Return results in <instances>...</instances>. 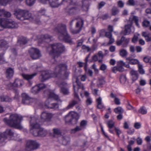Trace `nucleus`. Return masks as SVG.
<instances>
[{"label": "nucleus", "mask_w": 151, "mask_h": 151, "mask_svg": "<svg viewBox=\"0 0 151 151\" xmlns=\"http://www.w3.org/2000/svg\"><path fill=\"white\" fill-rule=\"evenodd\" d=\"M14 14L18 19L21 21L29 20L31 21L39 23V19H36L35 17L32 16V14L26 10L17 9L14 11Z\"/></svg>", "instance_id": "f257e3e1"}, {"label": "nucleus", "mask_w": 151, "mask_h": 151, "mask_svg": "<svg viewBox=\"0 0 151 151\" xmlns=\"http://www.w3.org/2000/svg\"><path fill=\"white\" fill-rule=\"evenodd\" d=\"M22 119V116L15 114L10 115L9 120L7 118H4L3 120L6 124L10 127L22 129L23 127L21 125L20 123Z\"/></svg>", "instance_id": "f03ea898"}, {"label": "nucleus", "mask_w": 151, "mask_h": 151, "mask_svg": "<svg viewBox=\"0 0 151 151\" xmlns=\"http://www.w3.org/2000/svg\"><path fill=\"white\" fill-rule=\"evenodd\" d=\"M67 65L64 64H61L56 67L54 70V74L52 75L48 71L43 72L40 77V78L42 81L43 82L45 80L51 77L57 76V73H60L62 71H65L67 69Z\"/></svg>", "instance_id": "7ed1b4c3"}, {"label": "nucleus", "mask_w": 151, "mask_h": 151, "mask_svg": "<svg viewBox=\"0 0 151 151\" xmlns=\"http://www.w3.org/2000/svg\"><path fill=\"white\" fill-rule=\"evenodd\" d=\"M51 50L49 51L50 55L54 56V58L51 60V62L53 63L57 58H60V55L65 50L64 46L60 43H55L52 45L51 46Z\"/></svg>", "instance_id": "20e7f679"}, {"label": "nucleus", "mask_w": 151, "mask_h": 151, "mask_svg": "<svg viewBox=\"0 0 151 151\" xmlns=\"http://www.w3.org/2000/svg\"><path fill=\"white\" fill-rule=\"evenodd\" d=\"M55 31L59 35V39L67 42H70L71 39L66 31V26L65 24L58 25L55 29Z\"/></svg>", "instance_id": "39448f33"}, {"label": "nucleus", "mask_w": 151, "mask_h": 151, "mask_svg": "<svg viewBox=\"0 0 151 151\" xmlns=\"http://www.w3.org/2000/svg\"><path fill=\"white\" fill-rule=\"evenodd\" d=\"M18 27L17 24L11 19L5 18L0 19V31L5 28H15Z\"/></svg>", "instance_id": "423d86ee"}, {"label": "nucleus", "mask_w": 151, "mask_h": 151, "mask_svg": "<svg viewBox=\"0 0 151 151\" xmlns=\"http://www.w3.org/2000/svg\"><path fill=\"white\" fill-rule=\"evenodd\" d=\"M38 121L35 117L31 118L30 121V131L35 136H39L40 124H38Z\"/></svg>", "instance_id": "0eeeda50"}, {"label": "nucleus", "mask_w": 151, "mask_h": 151, "mask_svg": "<svg viewBox=\"0 0 151 151\" xmlns=\"http://www.w3.org/2000/svg\"><path fill=\"white\" fill-rule=\"evenodd\" d=\"M74 90V99L70 101L66 107L67 109H69L72 108L76 104H78L80 103L81 99L79 98L78 94V90L76 89L75 86H73Z\"/></svg>", "instance_id": "6e6552de"}, {"label": "nucleus", "mask_w": 151, "mask_h": 151, "mask_svg": "<svg viewBox=\"0 0 151 151\" xmlns=\"http://www.w3.org/2000/svg\"><path fill=\"white\" fill-rule=\"evenodd\" d=\"M79 116L78 114L74 112H71L65 117V121L67 122L76 123L78 119Z\"/></svg>", "instance_id": "1a4fd4ad"}, {"label": "nucleus", "mask_w": 151, "mask_h": 151, "mask_svg": "<svg viewBox=\"0 0 151 151\" xmlns=\"http://www.w3.org/2000/svg\"><path fill=\"white\" fill-rule=\"evenodd\" d=\"M45 93H47L48 96V99L46 101L45 103V106L47 108H48V106L46 104V103L47 105L50 104L49 102L50 99H52L56 100H58L59 97L58 96L55 94L53 91L49 89H48L47 91L45 92Z\"/></svg>", "instance_id": "9d476101"}, {"label": "nucleus", "mask_w": 151, "mask_h": 151, "mask_svg": "<svg viewBox=\"0 0 151 151\" xmlns=\"http://www.w3.org/2000/svg\"><path fill=\"white\" fill-rule=\"evenodd\" d=\"M4 137L5 139H14L18 140L17 138L15 137L14 135H18L16 134H14L13 130L11 129H6L4 132Z\"/></svg>", "instance_id": "9b49d317"}, {"label": "nucleus", "mask_w": 151, "mask_h": 151, "mask_svg": "<svg viewBox=\"0 0 151 151\" xmlns=\"http://www.w3.org/2000/svg\"><path fill=\"white\" fill-rule=\"evenodd\" d=\"M39 145L36 142L29 140L27 143L25 148V151H31L37 148Z\"/></svg>", "instance_id": "f8f14e48"}, {"label": "nucleus", "mask_w": 151, "mask_h": 151, "mask_svg": "<svg viewBox=\"0 0 151 151\" xmlns=\"http://www.w3.org/2000/svg\"><path fill=\"white\" fill-rule=\"evenodd\" d=\"M76 83L78 87L77 88L75 86V87H76V90L77 89L78 92V89L79 88H81L82 90L80 93V95L81 97L83 98L84 96L87 98L88 97H89V93L88 91H86L84 90L85 88L84 86L81 83L79 80H78L77 79L76 80Z\"/></svg>", "instance_id": "ddd939ff"}, {"label": "nucleus", "mask_w": 151, "mask_h": 151, "mask_svg": "<svg viewBox=\"0 0 151 151\" xmlns=\"http://www.w3.org/2000/svg\"><path fill=\"white\" fill-rule=\"evenodd\" d=\"M29 52L30 57L33 59H36L41 56L40 51L37 48H32Z\"/></svg>", "instance_id": "4468645a"}, {"label": "nucleus", "mask_w": 151, "mask_h": 151, "mask_svg": "<svg viewBox=\"0 0 151 151\" xmlns=\"http://www.w3.org/2000/svg\"><path fill=\"white\" fill-rule=\"evenodd\" d=\"M53 115L51 113L44 111L41 113L40 116V123L46 121H49L53 116Z\"/></svg>", "instance_id": "2eb2a0df"}, {"label": "nucleus", "mask_w": 151, "mask_h": 151, "mask_svg": "<svg viewBox=\"0 0 151 151\" xmlns=\"http://www.w3.org/2000/svg\"><path fill=\"white\" fill-rule=\"evenodd\" d=\"M83 25V21L81 19H79L77 22L75 29L70 27V30L71 32L73 34L78 33L81 29V28Z\"/></svg>", "instance_id": "dca6fc26"}, {"label": "nucleus", "mask_w": 151, "mask_h": 151, "mask_svg": "<svg viewBox=\"0 0 151 151\" xmlns=\"http://www.w3.org/2000/svg\"><path fill=\"white\" fill-rule=\"evenodd\" d=\"M22 103L24 105L28 104L35 100V99L30 98L25 93L22 94Z\"/></svg>", "instance_id": "f3484780"}, {"label": "nucleus", "mask_w": 151, "mask_h": 151, "mask_svg": "<svg viewBox=\"0 0 151 151\" xmlns=\"http://www.w3.org/2000/svg\"><path fill=\"white\" fill-rule=\"evenodd\" d=\"M46 86L43 83H41L33 87L31 90V92L34 94H36L39 92L41 90L46 87Z\"/></svg>", "instance_id": "a211bd4d"}, {"label": "nucleus", "mask_w": 151, "mask_h": 151, "mask_svg": "<svg viewBox=\"0 0 151 151\" xmlns=\"http://www.w3.org/2000/svg\"><path fill=\"white\" fill-rule=\"evenodd\" d=\"M136 57L135 55H131L129 57L126 58V60L128 61V63L132 65H136L140 64L139 60L136 59H134Z\"/></svg>", "instance_id": "6ab92c4d"}, {"label": "nucleus", "mask_w": 151, "mask_h": 151, "mask_svg": "<svg viewBox=\"0 0 151 151\" xmlns=\"http://www.w3.org/2000/svg\"><path fill=\"white\" fill-rule=\"evenodd\" d=\"M129 38H127L122 37L120 40H118L116 42V45L118 46L122 45L124 47H126L129 41Z\"/></svg>", "instance_id": "aec40b11"}, {"label": "nucleus", "mask_w": 151, "mask_h": 151, "mask_svg": "<svg viewBox=\"0 0 151 151\" xmlns=\"http://www.w3.org/2000/svg\"><path fill=\"white\" fill-rule=\"evenodd\" d=\"M65 10L66 12L70 15L76 14L77 12V9L76 8L72 6L71 5L67 7Z\"/></svg>", "instance_id": "412c9836"}, {"label": "nucleus", "mask_w": 151, "mask_h": 151, "mask_svg": "<svg viewBox=\"0 0 151 151\" xmlns=\"http://www.w3.org/2000/svg\"><path fill=\"white\" fill-rule=\"evenodd\" d=\"M132 22H130L129 24H127L125 25V29L124 33V35H129L132 31V32H134V28H133V30L132 31Z\"/></svg>", "instance_id": "4be33fe9"}, {"label": "nucleus", "mask_w": 151, "mask_h": 151, "mask_svg": "<svg viewBox=\"0 0 151 151\" xmlns=\"http://www.w3.org/2000/svg\"><path fill=\"white\" fill-rule=\"evenodd\" d=\"M67 84L65 83H63L60 86L61 88L60 92L64 95H68L69 93L68 89L65 87Z\"/></svg>", "instance_id": "5701e85b"}, {"label": "nucleus", "mask_w": 151, "mask_h": 151, "mask_svg": "<svg viewBox=\"0 0 151 151\" xmlns=\"http://www.w3.org/2000/svg\"><path fill=\"white\" fill-rule=\"evenodd\" d=\"M24 82L22 80L17 78L15 80L13 83V87H19L22 86Z\"/></svg>", "instance_id": "b1692460"}, {"label": "nucleus", "mask_w": 151, "mask_h": 151, "mask_svg": "<svg viewBox=\"0 0 151 151\" xmlns=\"http://www.w3.org/2000/svg\"><path fill=\"white\" fill-rule=\"evenodd\" d=\"M90 1L88 0H83L82 6L83 10L85 11H87L88 8Z\"/></svg>", "instance_id": "393cba45"}, {"label": "nucleus", "mask_w": 151, "mask_h": 151, "mask_svg": "<svg viewBox=\"0 0 151 151\" xmlns=\"http://www.w3.org/2000/svg\"><path fill=\"white\" fill-rule=\"evenodd\" d=\"M37 74L35 73L32 74H28L25 73H22V76L23 78L29 81L32 78L35 76H36Z\"/></svg>", "instance_id": "a878e982"}, {"label": "nucleus", "mask_w": 151, "mask_h": 151, "mask_svg": "<svg viewBox=\"0 0 151 151\" xmlns=\"http://www.w3.org/2000/svg\"><path fill=\"white\" fill-rule=\"evenodd\" d=\"M106 124L109 128V132L114 134V133L113 130L111 129L114 126V122L112 120H109L107 122Z\"/></svg>", "instance_id": "bb28decb"}, {"label": "nucleus", "mask_w": 151, "mask_h": 151, "mask_svg": "<svg viewBox=\"0 0 151 151\" xmlns=\"http://www.w3.org/2000/svg\"><path fill=\"white\" fill-rule=\"evenodd\" d=\"M130 74L131 76L132 79L133 81L136 80L138 78V73L137 71L132 70L131 71Z\"/></svg>", "instance_id": "cd10ccee"}, {"label": "nucleus", "mask_w": 151, "mask_h": 151, "mask_svg": "<svg viewBox=\"0 0 151 151\" xmlns=\"http://www.w3.org/2000/svg\"><path fill=\"white\" fill-rule=\"evenodd\" d=\"M7 43L4 40H0V50H5L7 48Z\"/></svg>", "instance_id": "c85d7f7f"}, {"label": "nucleus", "mask_w": 151, "mask_h": 151, "mask_svg": "<svg viewBox=\"0 0 151 151\" xmlns=\"http://www.w3.org/2000/svg\"><path fill=\"white\" fill-rule=\"evenodd\" d=\"M110 96L112 98L114 99V102L115 104L119 105L120 104V99L117 97V95L113 93H111L110 94Z\"/></svg>", "instance_id": "c756f323"}, {"label": "nucleus", "mask_w": 151, "mask_h": 151, "mask_svg": "<svg viewBox=\"0 0 151 151\" xmlns=\"http://www.w3.org/2000/svg\"><path fill=\"white\" fill-rule=\"evenodd\" d=\"M14 70L11 68H9L6 71V77L9 78L12 77L14 74Z\"/></svg>", "instance_id": "7c9ffc66"}, {"label": "nucleus", "mask_w": 151, "mask_h": 151, "mask_svg": "<svg viewBox=\"0 0 151 151\" xmlns=\"http://www.w3.org/2000/svg\"><path fill=\"white\" fill-rule=\"evenodd\" d=\"M142 35L145 37L146 41L147 42L151 41V36H150L149 33H147L145 32H143L142 33Z\"/></svg>", "instance_id": "2f4dec72"}, {"label": "nucleus", "mask_w": 151, "mask_h": 151, "mask_svg": "<svg viewBox=\"0 0 151 151\" xmlns=\"http://www.w3.org/2000/svg\"><path fill=\"white\" fill-rule=\"evenodd\" d=\"M40 133L39 136L44 137L46 136L48 133L47 131L42 128H41L40 126L39 128Z\"/></svg>", "instance_id": "473e14b6"}, {"label": "nucleus", "mask_w": 151, "mask_h": 151, "mask_svg": "<svg viewBox=\"0 0 151 151\" xmlns=\"http://www.w3.org/2000/svg\"><path fill=\"white\" fill-rule=\"evenodd\" d=\"M117 65L122 67L124 66L128 68H129L130 67L129 65L127 63H126L122 60L119 61L117 62Z\"/></svg>", "instance_id": "72a5a7b5"}, {"label": "nucleus", "mask_w": 151, "mask_h": 151, "mask_svg": "<svg viewBox=\"0 0 151 151\" xmlns=\"http://www.w3.org/2000/svg\"><path fill=\"white\" fill-rule=\"evenodd\" d=\"M129 19L130 20L134 21L137 27H139V25L138 23L139 19L138 17L132 15L130 16Z\"/></svg>", "instance_id": "f704fd0d"}, {"label": "nucleus", "mask_w": 151, "mask_h": 151, "mask_svg": "<svg viewBox=\"0 0 151 151\" xmlns=\"http://www.w3.org/2000/svg\"><path fill=\"white\" fill-rule=\"evenodd\" d=\"M46 105L48 106V109H56L59 107V105L57 103H53L50 104V105H47L46 104Z\"/></svg>", "instance_id": "c9c22d12"}, {"label": "nucleus", "mask_w": 151, "mask_h": 151, "mask_svg": "<svg viewBox=\"0 0 151 151\" xmlns=\"http://www.w3.org/2000/svg\"><path fill=\"white\" fill-rule=\"evenodd\" d=\"M70 138L67 136H64L63 137L62 143L64 145H67L70 142Z\"/></svg>", "instance_id": "e433bc0d"}, {"label": "nucleus", "mask_w": 151, "mask_h": 151, "mask_svg": "<svg viewBox=\"0 0 151 151\" xmlns=\"http://www.w3.org/2000/svg\"><path fill=\"white\" fill-rule=\"evenodd\" d=\"M119 12V9L116 7L114 6L111 10V13L112 15L115 16Z\"/></svg>", "instance_id": "4c0bfd02"}, {"label": "nucleus", "mask_w": 151, "mask_h": 151, "mask_svg": "<svg viewBox=\"0 0 151 151\" xmlns=\"http://www.w3.org/2000/svg\"><path fill=\"white\" fill-rule=\"evenodd\" d=\"M97 103V107L100 109H101L104 107V106L102 103V99L101 97L96 99Z\"/></svg>", "instance_id": "58836bf2"}, {"label": "nucleus", "mask_w": 151, "mask_h": 151, "mask_svg": "<svg viewBox=\"0 0 151 151\" xmlns=\"http://www.w3.org/2000/svg\"><path fill=\"white\" fill-rule=\"evenodd\" d=\"M0 100L1 101L10 102L12 101V99L8 96H3L0 97Z\"/></svg>", "instance_id": "ea45409f"}, {"label": "nucleus", "mask_w": 151, "mask_h": 151, "mask_svg": "<svg viewBox=\"0 0 151 151\" xmlns=\"http://www.w3.org/2000/svg\"><path fill=\"white\" fill-rule=\"evenodd\" d=\"M114 111L116 113L122 114L124 110L121 107L118 106L114 109Z\"/></svg>", "instance_id": "a19ab883"}, {"label": "nucleus", "mask_w": 151, "mask_h": 151, "mask_svg": "<svg viewBox=\"0 0 151 151\" xmlns=\"http://www.w3.org/2000/svg\"><path fill=\"white\" fill-rule=\"evenodd\" d=\"M98 55L99 57V59L98 60L99 63H102V59L104 56V54L102 51H100L98 52Z\"/></svg>", "instance_id": "79ce46f5"}, {"label": "nucleus", "mask_w": 151, "mask_h": 151, "mask_svg": "<svg viewBox=\"0 0 151 151\" xmlns=\"http://www.w3.org/2000/svg\"><path fill=\"white\" fill-rule=\"evenodd\" d=\"M119 55L122 57H126L128 55V52L127 50L124 49H122L119 51Z\"/></svg>", "instance_id": "37998d69"}, {"label": "nucleus", "mask_w": 151, "mask_h": 151, "mask_svg": "<svg viewBox=\"0 0 151 151\" xmlns=\"http://www.w3.org/2000/svg\"><path fill=\"white\" fill-rule=\"evenodd\" d=\"M27 42V40L24 38L19 39L17 41V44L22 45L26 44Z\"/></svg>", "instance_id": "c03bdc74"}, {"label": "nucleus", "mask_w": 151, "mask_h": 151, "mask_svg": "<svg viewBox=\"0 0 151 151\" xmlns=\"http://www.w3.org/2000/svg\"><path fill=\"white\" fill-rule=\"evenodd\" d=\"M82 129H83L80 126H77L74 129L71 130V133L72 134H74L76 132L79 131Z\"/></svg>", "instance_id": "a18cd8bd"}, {"label": "nucleus", "mask_w": 151, "mask_h": 151, "mask_svg": "<svg viewBox=\"0 0 151 151\" xmlns=\"http://www.w3.org/2000/svg\"><path fill=\"white\" fill-rule=\"evenodd\" d=\"M43 38L44 42H49L50 41V36L46 34L43 35Z\"/></svg>", "instance_id": "49530a36"}, {"label": "nucleus", "mask_w": 151, "mask_h": 151, "mask_svg": "<svg viewBox=\"0 0 151 151\" xmlns=\"http://www.w3.org/2000/svg\"><path fill=\"white\" fill-rule=\"evenodd\" d=\"M138 66L139 73L142 74H144L145 73V72L142 68V65L141 64H139L138 65Z\"/></svg>", "instance_id": "de8ad7c7"}, {"label": "nucleus", "mask_w": 151, "mask_h": 151, "mask_svg": "<svg viewBox=\"0 0 151 151\" xmlns=\"http://www.w3.org/2000/svg\"><path fill=\"white\" fill-rule=\"evenodd\" d=\"M150 24V23L149 21L147 20H145L142 23V25L144 27H147L149 26Z\"/></svg>", "instance_id": "09e8293b"}, {"label": "nucleus", "mask_w": 151, "mask_h": 151, "mask_svg": "<svg viewBox=\"0 0 151 151\" xmlns=\"http://www.w3.org/2000/svg\"><path fill=\"white\" fill-rule=\"evenodd\" d=\"M105 81L103 78L99 79L98 81L97 85L99 86H101V85L105 84Z\"/></svg>", "instance_id": "8fccbe9b"}, {"label": "nucleus", "mask_w": 151, "mask_h": 151, "mask_svg": "<svg viewBox=\"0 0 151 151\" xmlns=\"http://www.w3.org/2000/svg\"><path fill=\"white\" fill-rule=\"evenodd\" d=\"M139 112L142 114H145L147 113V111L145 107H143L139 110Z\"/></svg>", "instance_id": "3c124183"}, {"label": "nucleus", "mask_w": 151, "mask_h": 151, "mask_svg": "<svg viewBox=\"0 0 151 151\" xmlns=\"http://www.w3.org/2000/svg\"><path fill=\"white\" fill-rule=\"evenodd\" d=\"M120 82L122 84H124L126 81V78L124 76H120Z\"/></svg>", "instance_id": "603ef678"}, {"label": "nucleus", "mask_w": 151, "mask_h": 151, "mask_svg": "<svg viewBox=\"0 0 151 151\" xmlns=\"http://www.w3.org/2000/svg\"><path fill=\"white\" fill-rule=\"evenodd\" d=\"M87 124V122L85 120H83L81 121L80 124V126L83 129H84L85 128Z\"/></svg>", "instance_id": "864d4df0"}, {"label": "nucleus", "mask_w": 151, "mask_h": 151, "mask_svg": "<svg viewBox=\"0 0 151 151\" xmlns=\"http://www.w3.org/2000/svg\"><path fill=\"white\" fill-rule=\"evenodd\" d=\"M139 35L137 33H135L134 35V37L132 38V41L134 43L136 42L137 40L138 36Z\"/></svg>", "instance_id": "5fc2aeb1"}, {"label": "nucleus", "mask_w": 151, "mask_h": 151, "mask_svg": "<svg viewBox=\"0 0 151 151\" xmlns=\"http://www.w3.org/2000/svg\"><path fill=\"white\" fill-rule=\"evenodd\" d=\"M35 1L36 0H26V2L28 5L31 6L35 3Z\"/></svg>", "instance_id": "6e6d98bb"}, {"label": "nucleus", "mask_w": 151, "mask_h": 151, "mask_svg": "<svg viewBox=\"0 0 151 151\" xmlns=\"http://www.w3.org/2000/svg\"><path fill=\"white\" fill-rule=\"evenodd\" d=\"M151 60V57L149 56H147L143 58L144 61L146 63H147L150 62Z\"/></svg>", "instance_id": "4d7b16f0"}, {"label": "nucleus", "mask_w": 151, "mask_h": 151, "mask_svg": "<svg viewBox=\"0 0 151 151\" xmlns=\"http://www.w3.org/2000/svg\"><path fill=\"white\" fill-rule=\"evenodd\" d=\"M114 130L117 135L119 137V135L122 133V131L118 128L116 127H115Z\"/></svg>", "instance_id": "13d9d810"}, {"label": "nucleus", "mask_w": 151, "mask_h": 151, "mask_svg": "<svg viewBox=\"0 0 151 151\" xmlns=\"http://www.w3.org/2000/svg\"><path fill=\"white\" fill-rule=\"evenodd\" d=\"M137 1H135L134 0H129L128 4L131 6H133L135 5Z\"/></svg>", "instance_id": "bf43d9fd"}, {"label": "nucleus", "mask_w": 151, "mask_h": 151, "mask_svg": "<svg viewBox=\"0 0 151 151\" xmlns=\"http://www.w3.org/2000/svg\"><path fill=\"white\" fill-rule=\"evenodd\" d=\"M92 102V100L90 97H88L86 100V104L87 105H90Z\"/></svg>", "instance_id": "052dcab7"}, {"label": "nucleus", "mask_w": 151, "mask_h": 151, "mask_svg": "<svg viewBox=\"0 0 151 151\" xmlns=\"http://www.w3.org/2000/svg\"><path fill=\"white\" fill-rule=\"evenodd\" d=\"M134 127L136 129H139L141 127V124L139 122H136L134 124Z\"/></svg>", "instance_id": "680f3d73"}, {"label": "nucleus", "mask_w": 151, "mask_h": 151, "mask_svg": "<svg viewBox=\"0 0 151 151\" xmlns=\"http://www.w3.org/2000/svg\"><path fill=\"white\" fill-rule=\"evenodd\" d=\"M54 134L56 135H59L61 134V132L60 130L58 129H53Z\"/></svg>", "instance_id": "e2e57ef3"}, {"label": "nucleus", "mask_w": 151, "mask_h": 151, "mask_svg": "<svg viewBox=\"0 0 151 151\" xmlns=\"http://www.w3.org/2000/svg\"><path fill=\"white\" fill-rule=\"evenodd\" d=\"M107 66L104 64H101L100 68V70L102 71H104L105 70Z\"/></svg>", "instance_id": "0e129e2a"}, {"label": "nucleus", "mask_w": 151, "mask_h": 151, "mask_svg": "<svg viewBox=\"0 0 151 151\" xmlns=\"http://www.w3.org/2000/svg\"><path fill=\"white\" fill-rule=\"evenodd\" d=\"M11 14L10 12L6 11H5L4 10V11L3 16L9 17H11Z\"/></svg>", "instance_id": "69168bd1"}, {"label": "nucleus", "mask_w": 151, "mask_h": 151, "mask_svg": "<svg viewBox=\"0 0 151 151\" xmlns=\"http://www.w3.org/2000/svg\"><path fill=\"white\" fill-rule=\"evenodd\" d=\"M85 70V71L86 72L88 75H89L90 76H91L93 74V72L90 69H86V67H85V68H84Z\"/></svg>", "instance_id": "338daca9"}, {"label": "nucleus", "mask_w": 151, "mask_h": 151, "mask_svg": "<svg viewBox=\"0 0 151 151\" xmlns=\"http://www.w3.org/2000/svg\"><path fill=\"white\" fill-rule=\"evenodd\" d=\"M106 32L105 29H103L101 30L100 32V36L101 37H103L104 36Z\"/></svg>", "instance_id": "774afa93"}]
</instances>
